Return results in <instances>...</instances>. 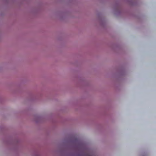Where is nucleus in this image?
Here are the masks:
<instances>
[{
  "mask_svg": "<svg viewBox=\"0 0 156 156\" xmlns=\"http://www.w3.org/2000/svg\"><path fill=\"white\" fill-rule=\"evenodd\" d=\"M87 156H91L90 155H87Z\"/></svg>",
  "mask_w": 156,
  "mask_h": 156,
  "instance_id": "obj_1",
  "label": "nucleus"
}]
</instances>
